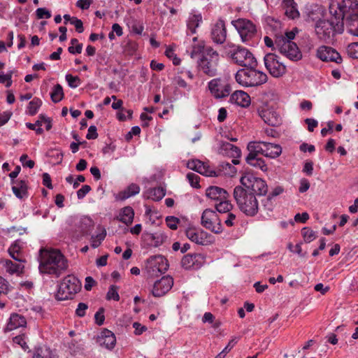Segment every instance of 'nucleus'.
I'll use <instances>...</instances> for the list:
<instances>
[{
  "label": "nucleus",
  "mask_w": 358,
  "mask_h": 358,
  "mask_svg": "<svg viewBox=\"0 0 358 358\" xmlns=\"http://www.w3.org/2000/svg\"><path fill=\"white\" fill-rule=\"evenodd\" d=\"M39 259L40 272L55 278H59L68 268L67 259L57 250L41 249Z\"/></svg>",
  "instance_id": "1"
},
{
  "label": "nucleus",
  "mask_w": 358,
  "mask_h": 358,
  "mask_svg": "<svg viewBox=\"0 0 358 358\" xmlns=\"http://www.w3.org/2000/svg\"><path fill=\"white\" fill-rule=\"evenodd\" d=\"M234 198L239 209L246 215L253 217L257 214L259 203L255 195L241 186L234 189Z\"/></svg>",
  "instance_id": "2"
},
{
  "label": "nucleus",
  "mask_w": 358,
  "mask_h": 358,
  "mask_svg": "<svg viewBox=\"0 0 358 358\" xmlns=\"http://www.w3.org/2000/svg\"><path fill=\"white\" fill-rule=\"evenodd\" d=\"M257 67H247L239 69L236 75V82L244 87H258L267 81L266 73L256 70Z\"/></svg>",
  "instance_id": "3"
},
{
  "label": "nucleus",
  "mask_w": 358,
  "mask_h": 358,
  "mask_svg": "<svg viewBox=\"0 0 358 358\" xmlns=\"http://www.w3.org/2000/svg\"><path fill=\"white\" fill-rule=\"evenodd\" d=\"M233 49L227 51V57L231 62L244 68L257 67V61L254 55L242 46H231Z\"/></svg>",
  "instance_id": "4"
},
{
  "label": "nucleus",
  "mask_w": 358,
  "mask_h": 358,
  "mask_svg": "<svg viewBox=\"0 0 358 358\" xmlns=\"http://www.w3.org/2000/svg\"><path fill=\"white\" fill-rule=\"evenodd\" d=\"M220 56L211 46H207L203 55L198 60V66L201 71L209 76L217 74Z\"/></svg>",
  "instance_id": "5"
},
{
  "label": "nucleus",
  "mask_w": 358,
  "mask_h": 358,
  "mask_svg": "<svg viewBox=\"0 0 358 358\" xmlns=\"http://www.w3.org/2000/svg\"><path fill=\"white\" fill-rule=\"evenodd\" d=\"M80 280L73 275H68L59 285L56 299L59 301L72 299L80 291Z\"/></svg>",
  "instance_id": "6"
},
{
  "label": "nucleus",
  "mask_w": 358,
  "mask_h": 358,
  "mask_svg": "<svg viewBox=\"0 0 358 358\" xmlns=\"http://www.w3.org/2000/svg\"><path fill=\"white\" fill-rule=\"evenodd\" d=\"M357 13H358L357 1L342 0L338 4L337 10L334 13V17L337 20L336 25L338 26L341 24V27H343L344 20H348V17Z\"/></svg>",
  "instance_id": "7"
},
{
  "label": "nucleus",
  "mask_w": 358,
  "mask_h": 358,
  "mask_svg": "<svg viewBox=\"0 0 358 358\" xmlns=\"http://www.w3.org/2000/svg\"><path fill=\"white\" fill-rule=\"evenodd\" d=\"M343 29L341 24L338 26L334 25L333 21L327 20H319L315 25V34L317 38L322 41L331 40L335 32H341Z\"/></svg>",
  "instance_id": "8"
},
{
  "label": "nucleus",
  "mask_w": 358,
  "mask_h": 358,
  "mask_svg": "<svg viewBox=\"0 0 358 358\" xmlns=\"http://www.w3.org/2000/svg\"><path fill=\"white\" fill-rule=\"evenodd\" d=\"M232 24L238 32L243 43L250 45V41L257 35L256 26L249 20L240 18L232 21Z\"/></svg>",
  "instance_id": "9"
},
{
  "label": "nucleus",
  "mask_w": 358,
  "mask_h": 358,
  "mask_svg": "<svg viewBox=\"0 0 358 358\" xmlns=\"http://www.w3.org/2000/svg\"><path fill=\"white\" fill-rule=\"evenodd\" d=\"M243 186L252 191L251 193L259 196L266 195L268 192V186L265 180L255 177L252 174L245 173L240 180Z\"/></svg>",
  "instance_id": "10"
},
{
  "label": "nucleus",
  "mask_w": 358,
  "mask_h": 358,
  "mask_svg": "<svg viewBox=\"0 0 358 358\" xmlns=\"http://www.w3.org/2000/svg\"><path fill=\"white\" fill-rule=\"evenodd\" d=\"M275 49L290 60L298 61L301 59V53L294 42L285 41L282 37H275Z\"/></svg>",
  "instance_id": "11"
},
{
  "label": "nucleus",
  "mask_w": 358,
  "mask_h": 358,
  "mask_svg": "<svg viewBox=\"0 0 358 358\" xmlns=\"http://www.w3.org/2000/svg\"><path fill=\"white\" fill-rule=\"evenodd\" d=\"M201 224L206 229L217 234H221L223 231L221 220L215 211L209 208L203 210Z\"/></svg>",
  "instance_id": "12"
},
{
  "label": "nucleus",
  "mask_w": 358,
  "mask_h": 358,
  "mask_svg": "<svg viewBox=\"0 0 358 358\" xmlns=\"http://www.w3.org/2000/svg\"><path fill=\"white\" fill-rule=\"evenodd\" d=\"M168 268V261L162 255L151 257L146 262L145 270L150 277L158 276L159 274L165 273Z\"/></svg>",
  "instance_id": "13"
},
{
  "label": "nucleus",
  "mask_w": 358,
  "mask_h": 358,
  "mask_svg": "<svg viewBox=\"0 0 358 358\" xmlns=\"http://www.w3.org/2000/svg\"><path fill=\"white\" fill-rule=\"evenodd\" d=\"M264 65L270 74L278 78L284 75L286 72V66L278 60V57L273 53H268L264 58Z\"/></svg>",
  "instance_id": "14"
},
{
  "label": "nucleus",
  "mask_w": 358,
  "mask_h": 358,
  "mask_svg": "<svg viewBox=\"0 0 358 358\" xmlns=\"http://www.w3.org/2000/svg\"><path fill=\"white\" fill-rule=\"evenodd\" d=\"M186 236L192 242L198 245H209L214 243V237L202 229L188 228L185 231Z\"/></svg>",
  "instance_id": "15"
},
{
  "label": "nucleus",
  "mask_w": 358,
  "mask_h": 358,
  "mask_svg": "<svg viewBox=\"0 0 358 358\" xmlns=\"http://www.w3.org/2000/svg\"><path fill=\"white\" fill-rule=\"evenodd\" d=\"M206 257L201 253L187 254L181 259V266L186 269H199L205 263Z\"/></svg>",
  "instance_id": "16"
},
{
  "label": "nucleus",
  "mask_w": 358,
  "mask_h": 358,
  "mask_svg": "<svg viewBox=\"0 0 358 358\" xmlns=\"http://www.w3.org/2000/svg\"><path fill=\"white\" fill-rule=\"evenodd\" d=\"M210 38L214 43L217 45H222L226 41L227 28L223 20L219 19L215 23L212 24Z\"/></svg>",
  "instance_id": "17"
},
{
  "label": "nucleus",
  "mask_w": 358,
  "mask_h": 358,
  "mask_svg": "<svg viewBox=\"0 0 358 358\" xmlns=\"http://www.w3.org/2000/svg\"><path fill=\"white\" fill-rule=\"evenodd\" d=\"M317 57L323 62H331L338 64L343 62L341 55L336 50L326 45H322L317 49Z\"/></svg>",
  "instance_id": "18"
},
{
  "label": "nucleus",
  "mask_w": 358,
  "mask_h": 358,
  "mask_svg": "<svg viewBox=\"0 0 358 358\" xmlns=\"http://www.w3.org/2000/svg\"><path fill=\"white\" fill-rule=\"evenodd\" d=\"M76 230L73 232V237L78 241L83 236L87 235L94 228V222L89 217H83L76 224Z\"/></svg>",
  "instance_id": "19"
},
{
  "label": "nucleus",
  "mask_w": 358,
  "mask_h": 358,
  "mask_svg": "<svg viewBox=\"0 0 358 358\" xmlns=\"http://www.w3.org/2000/svg\"><path fill=\"white\" fill-rule=\"evenodd\" d=\"M173 279L170 275L162 277L157 280L152 290V294L155 297H161L165 295L173 287Z\"/></svg>",
  "instance_id": "20"
},
{
  "label": "nucleus",
  "mask_w": 358,
  "mask_h": 358,
  "mask_svg": "<svg viewBox=\"0 0 358 358\" xmlns=\"http://www.w3.org/2000/svg\"><path fill=\"white\" fill-rule=\"evenodd\" d=\"M218 152L223 156L234 158L231 160L233 164L236 165L239 164L240 162L238 159L241 155V150L237 146L229 142H222Z\"/></svg>",
  "instance_id": "21"
},
{
  "label": "nucleus",
  "mask_w": 358,
  "mask_h": 358,
  "mask_svg": "<svg viewBox=\"0 0 358 358\" xmlns=\"http://www.w3.org/2000/svg\"><path fill=\"white\" fill-rule=\"evenodd\" d=\"M166 236L161 232H145L142 236L143 242L150 247H158L162 245L166 239Z\"/></svg>",
  "instance_id": "22"
},
{
  "label": "nucleus",
  "mask_w": 358,
  "mask_h": 358,
  "mask_svg": "<svg viewBox=\"0 0 358 358\" xmlns=\"http://www.w3.org/2000/svg\"><path fill=\"white\" fill-rule=\"evenodd\" d=\"M187 167L206 176L213 177L217 176L215 171L210 169L209 166L198 159L189 162Z\"/></svg>",
  "instance_id": "23"
},
{
  "label": "nucleus",
  "mask_w": 358,
  "mask_h": 358,
  "mask_svg": "<svg viewBox=\"0 0 358 358\" xmlns=\"http://www.w3.org/2000/svg\"><path fill=\"white\" fill-rule=\"evenodd\" d=\"M206 195L211 200L218 202L223 199H228L229 195L223 188L217 186H210L206 189Z\"/></svg>",
  "instance_id": "24"
},
{
  "label": "nucleus",
  "mask_w": 358,
  "mask_h": 358,
  "mask_svg": "<svg viewBox=\"0 0 358 358\" xmlns=\"http://www.w3.org/2000/svg\"><path fill=\"white\" fill-rule=\"evenodd\" d=\"M248 150L249 153L245 157L246 162L256 169H259L262 171H266L268 169L267 165L264 160L262 157H259V154L252 152L251 150Z\"/></svg>",
  "instance_id": "25"
},
{
  "label": "nucleus",
  "mask_w": 358,
  "mask_h": 358,
  "mask_svg": "<svg viewBox=\"0 0 358 358\" xmlns=\"http://www.w3.org/2000/svg\"><path fill=\"white\" fill-rule=\"evenodd\" d=\"M282 8L288 18L294 20L299 17L300 13L298 10V5L294 0H282Z\"/></svg>",
  "instance_id": "26"
},
{
  "label": "nucleus",
  "mask_w": 358,
  "mask_h": 358,
  "mask_svg": "<svg viewBox=\"0 0 358 358\" xmlns=\"http://www.w3.org/2000/svg\"><path fill=\"white\" fill-rule=\"evenodd\" d=\"M230 100L243 108L249 106L251 102L250 96L245 91H234L231 95Z\"/></svg>",
  "instance_id": "27"
},
{
  "label": "nucleus",
  "mask_w": 358,
  "mask_h": 358,
  "mask_svg": "<svg viewBox=\"0 0 358 358\" xmlns=\"http://www.w3.org/2000/svg\"><path fill=\"white\" fill-rule=\"evenodd\" d=\"M203 18L201 13H191L187 20V34H194L196 29L202 22Z\"/></svg>",
  "instance_id": "28"
},
{
  "label": "nucleus",
  "mask_w": 358,
  "mask_h": 358,
  "mask_svg": "<svg viewBox=\"0 0 358 358\" xmlns=\"http://www.w3.org/2000/svg\"><path fill=\"white\" fill-rule=\"evenodd\" d=\"M98 341L101 345L105 346L107 349H112L115 345L116 338L111 331L105 329L99 336Z\"/></svg>",
  "instance_id": "29"
},
{
  "label": "nucleus",
  "mask_w": 358,
  "mask_h": 358,
  "mask_svg": "<svg viewBox=\"0 0 358 358\" xmlns=\"http://www.w3.org/2000/svg\"><path fill=\"white\" fill-rule=\"evenodd\" d=\"M140 192V187L136 183H131L124 190L118 192L115 195V199L117 201H124L131 196L138 194Z\"/></svg>",
  "instance_id": "30"
},
{
  "label": "nucleus",
  "mask_w": 358,
  "mask_h": 358,
  "mask_svg": "<svg viewBox=\"0 0 358 358\" xmlns=\"http://www.w3.org/2000/svg\"><path fill=\"white\" fill-rule=\"evenodd\" d=\"M12 190L16 197L23 199L27 196V184L24 180H16L12 181Z\"/></svg>",
  "instance_id": "31"
},
{
  "label": "nucleus",
  "mask_w": 358,
  "mask_h": 358,
  "mask_svg": "<svg viewBox=\"0 0 358 358\" xmlns=\"http://www.w3.org/2000/svg\"><path fill=\"white\" fill-rule=\"evenodd\" d=\"M134 217V211L131 206H126L120 210L117 219L129 226L132 224Z\"/></svg>",
  "instance_id": "32"
},
{
  "label": "nucleus",
  "mask_w": 358,
  "mask_h": 358,
  "mask_svg": "<svg viewBox=\"0 0 358 358\" xmlns=\"http://www.w3.org/2000/svg\"><path fill=\"white\" fill-rule=\"evenodd\" d=\"M264 147L265 148L264 156L268 158H276L282 153V148L278 144H274L271 143H264Z\"/></svg>",
  "instance_id": "33"
},
{
  "label": "nucleus",
  "mask_w": 358,
  "mask_h": 358,
  "mask_svg": "<svg viewBox=\"0 0 358 358\" xmlns=\"http://www.w3.org/2000/svg\"><path fill=\"white\" fill-rule=\"evenodd\" d=\"M324 13V8L318 4L310 5L308 8L307 15L308 18L312 21H317L321 20Z\"/></svg>",
  "instance_id": "34"
},
{
  "label": "nucleus",
  "mask_w": 358,
  "mask_h": 358,
  "mask_svg": "<svg viewBox=\"0 0 358 358\" xmlns=\"http://www.w3.org/2000/svg\"><path fill=\"white\" fill-rule=\"evenodd\" d=\"M26 324L27 321L24 316L19 314H12L7 325V329L13 330L18 327H24Z\"/></svg>",
  "instance_id": "35"
},
{
  "label": "nucleus",
  "mask_w": 358,
  "mask_h": 358,
  "mask_svg": "<svg viewBox=\"0 0 358 358\" xmlns=\"http://www.w3.org/2000/svg\"><path fill=\"white\" fill-rule=\"evenodd\" d=\"M208 90H231V86L225 78H214L208 83Z\"/></svg>",
  "instance_id": "36"
},
{
  "label": "nucleus",
  "mask_w": 358,
  "mask_h": 358,
  "mask_svg": "<svg viewBox=\"0 0 358 358\" xmlns=\"http://www.w3.org/2000/svg\"><path fill=\"white\" fill-rule=\"evenodd\" d=\"M264 122L268 125L275 127L280 124V118L274 112L270 110H266L262 113L261 115Z\"/></svg>",
  "instance_id": "37"
},
{
  "label": "nucleus",
  "mask_w": 358,
  "mask_h": 358,
  "mask_svg": "<svg viewBox=\"0 0 358 358\" xmlns=\"http://www.w3.org/2000/svg\"><path fill=\"white\" fill-rule=\"evenodd\" d=\"M345 24L348 31L350 34L358 36V13L348 17V20L345 21Z\"/></svg>",
  "instance_id": "38"
},
{
  "label": "nucleus",
  "mask_w": 358,
  "mask_h": 358,
  "mask_svg": "<svg viewBox=\"0 0 358 358\" xmlns=\"http://www.w3.org/2000/svg\"><path fill=\"white\" fill-rule=\"evenodd\" d=\"M166 194L165 190L163 187H157L151 188L148 190L147 196L148 199L153 201L161 200Z\"/></svg>",
  "instance_id": "39"
},
{
  "label": "nucleus",
  "mask_w": 358,
  "mask_h": 358,
  "mask_svg": "<svg viewBox=\"0 0 358 358\" xmlns=\"http://www.w3.org/2000/svg\"><path fill=\"white\" fill-rule=\"evenodd\" d=\"M10 256L17 262H24V256L21 252L20 246L18 243H14L8 249Z\"/></svg>",
  "instance_id": "40"
},
{
  "label": "nucleus",
  "mask_w": 358,
  "mask_h": 358,
  "mask_svg": "<svg viewBox=\"0 0 358 358\" xmlns=\"http://www.w3.org/2000/svg\"><path fill=\"white\" fill-rule=\"evenodd\" d=\"M215 209L220 213H229L233 206L228 199H223L215 203Z\"/></svg>",
  "instance_id": "41"
},
{
  "label": "nucleus",
  "mask_w": 358,
  "mask_h": 358,
  "mask_svg": "<svg viewBox=\"0 0 358 358\" xmlns=\"http://www.w3.org/2000/svg\"><path fill=\"white\" fill-rule=\"evenodd\" d=\"M265 141H251L248 144L247 149L252 152L264 156L265 148L264 147Z\"/></svg>",
  "instance_id": "42"
},
{
  "label": "nucleus",
  "mask_w": 358,
  "mask_h": 358,
  "mask_svg": "<svg viewBox=\"0 0 358 358\" xmlns=\"http://www.w3.org/2000/svg\"><path fill=\"white\" fill-rule=\"evenodd\" d=\"M207 46H205L204 42L201 41L197 43H194L192 45V50L190 52V57L194 58L198 55H203V52L206 51Z\"/></svg>",
  "instance_id": "43"
},
{
  "label": "nucleus",
  "mask_w": 358,
  "mask_h": 358,
  "mask_svg": "<svg viewBox=\"0 0 358 358\" xmlns=\"http://www.w3.org/2000/svg\"><path fill=\"white\" fill-rule=\"evenodd\" d=\"M301 235L306 243H310L317 238L316 233L309 227H303Z\"/></svg>",
  "instance_id": "44"
},
{
  "label": "nucleus",
  "mask_w": 358,
  "mask_h": 358,
  "mask_svg": "<svg viewBox=\"0 0 358 358\" xmlns=\"http://www.w3.org/2000/svg\"><path fill=\"white\" fill-rule=\"evenodd\" d=\"M106 236V231L103 229L101 233L91 237V246L93 248H98Z\"/></svg>",
  "instance_id": "45"
},
{
  "label": "nucleus",
  "mask_w": 358,
  "mask_h": 358,
  "mask_svg": "<svg viewBox=\"0 0 358 358\" xmlns=\"http://www.w3.org/2000/svg\"><path fill=\"white\" fill-rule=\"evenodd\" d=\"M27 336L24 334H20L13 337V341L14 343L19 345L24 351L29 349L27 343Z\"/></svg>",
  "instance_id": "46"
},
{
  "label": "nucleus",
  "mask_w": 358,
  "mask_h": 358,
  "mask_svg": "<svg viewBox=\"0 0 358 358\" xmlns=\"http://www.w3.org/2000/svg\"><path fill=\"white\" fill-rule=\"evenodd\" d=\"M41 104H42V101L38 98H34L33 100H31L29 102V106H28V110H29V115H35L37 113L38 109L41 107Z\"/></svg>",
  "instance_id": "47"
},
{
  "label": "nucleus",
  "mask_w": 358,
  "mask_h": 358,
  "mask_svg": "<svg viewBox=\"0 0 358 358\" xmlns=\"http://www.w3.org/2000/svg\"><path fill=\"white\" fill-rule=\"evenodd\" d=\"M220 166L224 171V173L229 176H234L236 172V169L229 162H222Z\"/></svg>",
  "instance_id": "48"
},
{
  "label": "nucleus",
  "mask_w": 358,
  "mask_h": 358,
  "mask_svg": "<svg viewBox=\"0 0 358 358\" xmlns=\"http://www.w3.org/2000/svg\"><path fill=\"white\" fill-rule=\"evenodd\" d=\"M65 78L69 87L71 88L78 87L80 84V79L77 76H74L71 74H66Z\"/></svg>",
  "instance_id": "49"
},
{
  "label": "nucleus",
  "mask_w": 358,
  "mask_h": 358,
  "mask_svg": "<svg viewBox=\"0 0 358 358\" xmlns=\"http://www.w3.org/2000/svg\"><path fill=\"white\" fill-rule=\"evenodd\" d=\"M5 265L7 271L10 273H17L23 268L21 264L13 263L11 260H6Z\"/></svg>",
  "instance_id": "50"
},
{
  "label": "nucleus",
  "mask_w": 358,
  "mask_h": 358,
  "mask_svg": "<svg viewBox=\"0 0 358 358\" xmlns=\"http://www.w3.org/2000/svg\"><path fill=\"white\" fill-rule=\"evenodd\" d=\"M347 52L350 57L358 59V42L350 43L347 48Z\"/></svg>",
  "instance_id": "51"
},
{
  "label": "nucleus",
  "mask_w": 358,
  "mask_h": 358,
  "mask_svg": "<svg viewBox=\"0 0 358 358\" xmlns=\"http://www.w3.org/2000/svg\"><path fill=\"white\" fill-rule=\"evenodd\" d=\"M118 287L115 285H110L108 289V292L106 295V299L108 300H114L115 301H118L120 300V296L117 292Z\"/></svg>",
  "instance_id": "52"
},
{
  "label": "nucleus",
  "mask_w": 358,
  "mask_h": 358,
  "mask_svg": "<svg viewBox=\"0 0 358 358\" xmlns=\"http://www.w3.org/2000/svg\"><path fill=\"white\" fill-rule=\"evenodd\" d=\"M186 177L192 187H195V188H198L200 187V185H199L200 177L198 175H196L194 173H189L187 174Z\"/></svg>",
  "instance_id": "53"
},
{
  "label": "nucleus",
  "mask_w": 358,
  "mask_h": 358,
  "mask_svg": "<svg viewBox=\"0 0 358 358\" xmlns=\"http://www.w3.org/2000/svg\"><path fill=\"white\" fill-rule=\"evenodd\" d=\"M165 221L167 226L172 230L177 229L178 224L180 222V220L174 216H167Z\"/></svg>",
  "instance_id": "54"
},
{
  "label": "nucleus",
  "mask_w": 358,
  "mask_h": 358,
  "mask_svg": "<svg viewBox=\"0 0 358 358\" xmlns=\"http://www.w3.org/2000/svg\"><path fill=\"white\" fill-rule=\"evenodd\" d=\"M12 71L6 74H0V83L5 84V87L8 88L12 85Z\"/></svg>",
  "instance_id": "55"
},
{
  "label": "nucleus",
  "mask_w": 358,
  "mask_h": 358,
  "mask_svg": "<svg viewBox=\"0 0 358 358\" xmlns=\"http://www.w3.org/2000/svg\"><path fill=\"white\" fill-rule=\"evenodd\" d=\"M33 358H50V352L48 350H43L42 348H37L35 349Z\"/></svg>",
  "instance_id": "56"
},
{
  "label": "nucleus",
  "mask_w": 358,
  "mask_h": 358,
  "mask_svg": "<svg viewBox=\"0 0 358 358\" xmlns=\"http://www.w3.org/2000/svg\"><path fill=\"white\" fill-rule=\"evenodd\" d=\"M95 322L101 326L103 324L105 316H104V308H100L94 315Z\"/></svg>",
  "instance_id": "57"
},
{
  "label": "nucleus",
  "mask_w": 358,
  "mask_h": 358,
  "mask_svg": "<svg viewBox=\"0 0 358 358\" xmlns=\"http://www.w3.org/2000/svg\"><path fill=\"white\" fill-rule=\"evenodd\" d=\"M36 16L38 19L46 18L48 19L51 17L50 12L45 8H38L36 10Z\"/></svg>",
  "instance_id": "58"
},
{
  "label": "nucleus",
  "mask_w": 358,
  "mask_h": 358,
  "mask_svg": "<svg viewBox=\"0 0 358 358\" xmlns=\"http://www.w3.org/2000/svg\"><path fill=\"white\" fill-rule=\"evenodd\" d=\"M88 306L85 303H79L76 310V314L78 317H83L85 315V311Z\"/></svg>",
  "instance_id": "59"
},
{
  "label": "nucleus",
  "mask_w": 358,
  "mask_h": 358,
  "mask_svg": "<svg viewBox=\"0 0 358 358\" xmlns=\"http://www.w3.org/2000/svg\"><path fill=\"white\" fill-rule=\"evenodd\" d=\"M91 190V187L88 185H83L80 189L77 191V196L78 199H83L87 194Z\"/></svg>",
  "instance_id": "60"
},
{
  "label": "nucleus",
  "mask_w": 358,
  "mask_h": 358,
  "mask_svg": "<svg viewBox=\"0 0 358 358\" xmlns=\"http://www.w3.org/2000/svg\"><path fill=\"white\" fill-rule=\"evenodd\" d=\"M71 24L75 26L77 32L80 34L83 32V23L81 20L78 19L77 17H73L71 21Z\"/></svg>",
  "instance_id": "61"
},
{
  "label": "nucleus",
  "mask_w": 358,
  "mask_h": 358,
  "mask_svg": "<svg viewBox=\"0 0 358 358\" xmlns=\"http://www.w3.org/2000/svg\"><path fill=\"white\" fill-rule=\"evenodd\" d=\"M98 137L96 127L94 125H91L88 129V133L86 135V138L88 140L96 139Z\"/></svg>",
  "instance_id": "62"
},
{
  "label": "nucleus",
  "mask_w": 358,
  "mask_h": 358,
  "mask_svg": "<svg viewBox=\"0 0 358 358\" xmlns=\"http://www.w3.org/2000/svg\"><path fill=\"white\" fill-rule=\"evenodd\" d=\"M13 113L10 111H5L0 113V127L6 124L10 119Z\"/></svg>",
  "instance_id": "63"
},
{
  "label": "nucleus",
  "mask_w": 358,
  "mask_h": 358,
  "mask_svg": "<svg viewBox=\"0 0 358 358\" xmlns=\"http://www.w3.org/2000/svg\"><path fill=\"white\" fill-rule=\"evenodd\" d=\"M133 328L134 329V334L136 335H141L147 330V327L145 325H142L137 322L133 323Z\"/></svg>",
  "instance_id": "64"
}]
</instances>
